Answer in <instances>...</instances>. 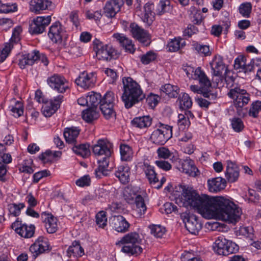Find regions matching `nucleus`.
<instances>
[{"instance_id":"obj_1","label":"nucleus","mask_w":261,"mask_h":261,"mask_svg":"<svg viewBox=\"0 0 261 261\" xmlns=\"http://www.w3.org/2000/svg\"><path fill=\"white\" fill-rule=\"evenodd\" d=\"M179 189L183 205L193 207L203 217L207 219H218L234 224L240 220L242 209L228 198L199 195L193 187L184 184L180 185Z\"/></svg>"},{"instance_id":"obj_2","label":"nucleus","mask_w":261,"mask_h":261,"mask_svg":"<svg viewBox=\"0 0 261 261\" xmlns=\"http://www.w3.org/2000/svg\"><path fill=\"white\" fill-rule=\"evenodd\" d=\"M123 93L121 99L126 109L133 107L145 97L140 85L130 77L122 79Z\"/></svg>"},{"instance_id":"obj_3","label":"nucleus","mask_w":261,"mask_h":261,"mask_svg":"<svg viewBox=\"0 0 261 261\" xmlns=\"http://www.w3.org/2000/svg\"><path fill=\"white\" fill-rule=\"evenodd\" d=\"M229 97L233 100V104L237 109V113L240 117H245L247 113L246 108H244L250 100V95L245 89L240 86H233L227 93Z\"/></svg>"},{"instance_id":"obj_4","label":"nucleus","mask_w":261,"mask_h":261,"mask_svg":"<svg viewBox=\"0 0 261 261\" xmlns=\"http://www.w3.org/2000/svg\"><path fill=\"white\" fill-rule=\"evenodd\" d=\"M213 248L217 254L223 256L234 253L239 250V247L236 243L226 240L223 237L218 238Z\"/></svg>"},{"instance_id":"obj_5","label":"nucleus","mask_w":261,"mask_h":261,"mask_svg":"<svg viewBox=\"0 0 261 261\" xmlns=\"http://www.w3.org/2000/svg\"><path fill=\"white\" fill-rule=\"evenodd\" d=\"M114 93L111 91L107 92L100 100L99 109L106 119H110L116 116L114 110Z\"/></svg>"},{"instance_id":"obj_6","label":"nucleus","mask_w":261,"mask_h":261,"mask_svg":"<svg viewBox=\"0 0 261 261\" xmlns=\"http://www.w3.org/2000/svg\"><path fill=\"white\" fill-rule=\"evenodd\" d=\"M172 137V127L162 124L160 128L154 130L150 140L155 144L163 145Z\"/></svg>"},{"instance_id":"obj_7","label":"nucleus","mask_w":261,"mask_h":261,"mask_svg":"<svg viewBox=\"0 0 261 261\" xmlns=\"http://www.w3.org/2000/svg\"><path fill=\"white\" fill-rule=\"evenodd\" d=\"M184 70L189 78L198 80L200 85L204 87H211L212 83L210 80L201 67H199L194 69L191 66H188L184 68Z\"/></svg>"},{"instance_id":"obj_8","label":"nucleus","mask_w":261,"mask_h":261,"mask_svg":"<svg viewBox=\"0 0 261 261\" xmlns=\"http://www.w3.org/2000/svg\"><path fill=\"white\" fill-rule=\"evenodd\" d=\"M48 85L59 93H64L69 88V83L62 75L54 74L47 80Z\"/></svg>"},{"instance_id":"obj_9","label":"nucleus","mask_w":261,"mask_h":261,"mask_svg":"<svg viewBox=\"0 0 261 261\" xmlns=\"http://www.w3.org/2000/svg\"><path fill=\"white\" fill-rule=\"evenodd\" d=\"M51 21V16H38L30 24L29 32L32 35H38L44 32Z\"/></svg>"},{"instance_id":"obj_10","label":"nucleus","mask_w":261,"mask_h":261,"mask_svg":"<svg viewBox=\"0 0 261 261\" xmlns=\"http://www.w3.org/2000/svg\"><path fill=\"white\" fill-rule=\"evenodd\" d=\"M97 49L96 56L99 60L110 61L119 57L117 50L112 45H102L100 44L97 45Z\"/></svg>"},{"instance_id":"obj_11","label":"nucleus","mask_w":261,"mask_h":261,"mask_svg":"<svg viewBox=\"0 0 261 261\" xmlns=\"http://www.w3.org/2000/svg\"><path fill=\"white\" fill-rule=\"evenodd\" d=\"M181 217L187 229L192 234H196L202 228V225L198 221L197 217L194 215L182 213Z\"/></svg>"},{"instance_id":"obj_12","label":"nucleus","mask_w":261,"mask_h":261,"mask_svg":"<svg viewBox=\"0 0 261 261\" xmlns=\"http://www.w3.org/2000/svg\"><path fill=\"white\" fill-rule=\"evenodd\" d=\"M92 152L97 156H111L112 144L106 139H99L92 147Z\"/></svg>"},{"instance_id":"obj_13","label":"nucleus","mask_w":261,"mask_h":261,"mask_svg":"<svg viewBox=\"0 0 261 261\" xmlns=\"http://www.w3.org/2000/svg\"><path fill=\"white\" fill-rule=\"evenodd\" d=\"M65 35V29L59 21H56L53 23L50 27L48 33V36L51 41L58 44L62 43Z\"/></svg>"},{"instance_id":"obj_14","label":"nucleus","mask_w":261,"mask_h":261,"mask_svg":"<svg viewBox=\"0 0 261 261\" xmlns=\"http://www.w3.org/2000/svg\"><path fill=\"white\" fill-rule=\"evenodd\" d=\"M96 81L95 74L93 72L84 71L80 73L79 77L75 80V83L84 89L93 88Z\"/></svg>"},{"instance_id":"obj_15","label":"nucleus","mask_w":261,"mask_h":261,"mask_svg":"<svg viewBox=\"0 0 261 261\" xmlns=\"http://www.w3.org/2000/svg\"><path fill=\"white\" fill-rule=\"evenodd\" d=\"M129 31L134 38L143 44L147 43L149 41L150 37L148 32L135 22L130 24Z\"/></svg>"},{"instance_id":"obj_16","label":"nucleus","mask_w":261,"mask_h":261,"mask_svg":"<svg viewBox=\"0 0 261 261\" xmlns=\"http://www.w3.org/2000/svg\"><path fill=\"white\" fill-rule=\"evenodd\" d=\"M63 98V96L59 95L55 97L54 100L45 102L42 108L43 115L46 117H49L54 114L60 107Z\"/></svg>"},{"instance_id":"obj_17","label":"nucleus","mask_w":261,"mask_h":261,"mask_svg":"<svg viewBox=\"0 0 261 261\" xmlns=\"http://www.w3.org/2000/svg\"><path fill=\"white\" fill-rule=\"evenodd\" d=\"M49 250L48 239L43 237H39L30 247V251L35 257Z\"/></svg>"},{"instance_id":"obj_18","label":"nucleus","mask_w":261,"mask_h":261,"mask_svg":"<svg viewBox=\"0 0 261 261\" xmlns=\"http://www.w3.org/2000/svg\"><path fill=\"white\" fill-rule=\"evenodd\" d=\"M123 0H109L106 3L104 7V13L108 17H114L123 5Z\"/></svg>"},{"instance_id":"obj_19","label":"nucleus","mask_w":261,"mask_h":261,"mask_svg":"<svg viewBox=\"0 0 261 261\" xmlns=\"http://www.w3.org/2000/svg\"><path fill=\"white\" fill-rule=\"evenodd\" d=\"M42 222L48 233H54L58 230V220L51 214L43 212L41 215Z\"/></svg>"},{"instance_id":"obj_20","label":"nucleus","mask_w":261,"mask_h":261,"mask_svg":"<svg viewBox=\"0 0 261 261\" xmlns=\"http://www.w3.org/2000/svg\"><path fill=\"white\" fill-rule=\"evenodd\" d=\"M40 57L39 51L34 50L29 53L23 54L19 59L18 65L21 69H24L27 66L33 65L38 60Z\"/></svg>"},{"instance_id":"obj_21","label":"nucleus","mask_w":261,"mask_h":261,"mask_svg":"<svg viewBox=\"0 0 261 261\" xmlns=\"http://www.w3.org/2000/svg\"><path fill=\"white\" fill-rule=\"evenodd\" d=\"M154 5L151 3H146L143 7V11L139 14L141 20L147 25H150L154 20L155 11L153 12Z\"/></svg>"},{"instance_id":"obj_22","label":"nucleus","mask_w":261,"mask_h":261,"mask_svg":"<svg viewBox=\"0 0 261 261\" xmlns=\"http://www.w3.org/2000/svg\"><path fill=\"white\" fill-rule=\"evenodd\" d=\"M111 225L118 232L124 233L128 231L130 226L129 223L122 216H115L112 218Z\"/></svg>"},{"instance_id":"obj_23","label":"nucleus","mask_w":261,"mask_h":261,"mask_svg":"<svg viewBox=\"0 0 261 261\" xmlns=\"http://www.w3.org/2000/svg\"><path fill=\"white\" fill-rule=\"evenodd\" d=\"M53 8V3L49 0H32L30 3V10L35 13H39L45 10H50Z\"/></svg>"},{"instance_id":"obj_24","label":"nucleus","mask_w":261,"mask_h":261,"mask_svg":"<svg viewBox=\"0 0 261 261\" xmlns=\"http://www.w3.org/2000/svg\"><path fill=\"white\" fill-rule=\"evenodd\" d=\"M211 66L214 75H225L227 72V68L223 63V59L220 56H216L211 63Z\"/></svg>"},{"instance_id":"obj_25","label":"nucleus","mask_w":261,"mask_h":261,"mask_svg":"<svg viewBox=\"0 0 261 261\" xmlns=\"http://www.w3.org/2000/svg\"><path fill=\"white\" fill-rule=\"evenodd\" d=\"M114 174L122 184L126 185L130 180V168L127 165L119 166L116 168Z\"/></svg>"},{"instance_id":"obj_26","label":"nucleus","mask_w":261,"mask_h":261,"mask_svg":"<svg viewBox=\"0 0 261 261\" xmlns=\"http://www.w3.org/2000/svg\"><path fill=\"white\" fill-rule=\"evenodd\" d=\"M225 176L229 182L236 181L239 176V170L238 166L230 161H227Z\"/></svg>"},{"instance_id":"obj_27","label":"nucleus","mask_w":261,"mask_h":261,"mask_svg":"<svg viewBox=\"0 0 261 261\" xmlns=\"http://www.w3.org/2000/svg\"><path fill=\"white\" fill-rule=\"evenodd\" d=\"M226 181L221 177L209 179L207 180L208 189L211 192H217L224 189L226 187Z\"/></svg>"},{"instance_id":"obj_28","label":"nucleus","mask_w":261,"mask_h":261,"mask_svg":"<svg viewBox=\"0 0 261 261\" xmlns=\"http://www.w3.org/2000/svg\"><path fill=\"white\" fill-rule=\"evenodd\" d=\"M113 37L116 39L120 45L125 49L131 54H133L135 51L134 45L133 44L132 40L127 38L123 34L115 33L113 35Z\"/></svg>"},{"instance_id":"obj_29","label":"nucleus","mask_w":261,"mask_h":261,"mask_svg":"<svg viewBox=\"0 0 261 261\" xmlns=\"http://www.w3.org/2000/svg\"><path fill=\"white\" fill-rule=\"evenodd\" d=\"M179 170L192 177L197 176L198 172L194 162L190 159H186L182 162Z\"/></svg>"},{"instance_id":"obj_30","label":"nucleus","mask_w":261,"mask_h":261,"mask_svg":"<svg viewBox=\"0 0 261 261\" xmlns=\"http://www.w3.org/2000/svg\"><path fill=\"white\" fill-rule=\"evenodd\" d=\"M200 87L197 85L190 86V89L194 93L202 94V96L209 100H215L217 97V94L211 90H205L209 87H204L200 85Z\"/></svg>"},{"instance_id":"obj_31","label":"nucleus","mask_w":261,"mask_h":261,"mask_svg":"<svg viewBox=\"0 0 261 261\" xmlns=\"http://www.w3.org/2000/svg\"><path fill=\"white\" fill-rule=\"evenodd\" d=\"M72 150L76 154L83 158H86L90 155L89 144H80L76 142L72 144Z\"/></svg>"},{"instance_id":"obj_32","label":"nucleus","mask_w":261,"mask_h":261,"mask_svg":"<svg viewBox=\"0 0 261 261\" xmlns=\"http://www.w3.org/2000/svg\"><path fill=\"white\" fill-rule=\"evenodd\" d=\"M80 130L76 127H67L65 129L64 136L67 143L73 144L76 142Z\"/></svg>"},{"instance_id":"obj_33","label":"nucleus","mask_w":261,"mask_h":261,"mask_svg":"<svg viewBox=\"0 0 261 261\" xmlns=\"http://www.w3.org/2000/svg\"><path fill=\"white\" fill-rule=\"evenodd\" d=\"M131 123L132 125L136 127L140 128H147L151 124L152 119L148 115L138 117L135 118Z\"/></svg>"},{"instance_id":"obj_34","label":"nucleus","mask_w":261,"mask_h":261,"mask_svg":"<svg viewBox=\"0 0 261 261\" xmlns=\"http://www.w3.org/2000/svg\"><path fill=\"white\" fill-rule=\"evenodd\" d=\"M139 244H121V245H123L121 251L130 255L139 254L142 252V248L139 245Z\"/></svg>"},{"instance_id":"obj_35","label":"nucleus","mask_w":261,"mask_h":261,"mask_svg":"<svg viewBox=\"0 0 261 261\" xmlns=\"http://www.w3.org/2000/svg\"><path fill=\"white\" fill-rule=\"evenodd\" d=\"M99 116L97 108L89 107L83 111L82 118L87 122H91L97 119Z\"/></svg>"},{"instance_id":"obj_36","label":"nucleus","mask_w":261,"mask_h":261,"mask_svg":"<svg viewBox=\"0 0 261 261\" xmlns=\"http://www.w3.org/2000/svg\"><path fill=\"white\" fill-rule=\"evenodd\" d=\"M140 195L137 193V189L132 186L126 187L123 191V197L128 203H134L135 200Z\"/></svg>"},{"instance_id":"obj_37","label":"nucleus","mask_w":261,"mask_h":261,"mask_svg":"<svg viewBox=\"0 0 261 261\" xmlns=\"http://www.w3.org/2000/svg\"><path fill=\"white\" fill-rule=\"evenodd\" d=\"M140 241L141 240L139 238L138 233L130 232L122 237L118 243H116V245H120L121 244L140 243Z\"/></svg>"},{"instance_id":"obj_38","label":"nucleus","mask_w":261,"mask_h":261,"mask_svg":"<svg viewBox=\"0 0 261 261\" xmlns=\"http://www.w3.org/2000/svg\"><path fill=\"white\" fill-rule=\"evenodd\" d=\"M144 170L149 183L152 186V185L157 184L159 181V179L156 177L157 174L154 171V167L147 164H144Z\"/></svg>"},{"instance_id":"obj_39","label":"nucleus","mask_w":261,"mask_h":261,"mask_svg":"<svg viewBox=\"0 0 261 261\" xmlns=\"http://www.w3.org/2000/svg\"><path fill=\"white\" fill-rule=\"evenodd\" d=\"M171 10L170 2L169 0H161L156 6L155 13L156 15H162Z\"/></svg>"},{"instance_id":"obj_40","label":"nucleus","mask_w":261,"mask_h":261,"mask_svg":"<svg viewBox=\"0 0 261 261\" xmlns=\"http://www.w3.org/2000/svg\"><path fill=\"white\" fill-rule=\"evenodd\" d=\"M185 45V41L181 38H175L171 40L167 45L168 50L171 52L178 51L181 47Z\"/></svg>"},{"instance_id":"obj_41","label":"nucleus","mask_w":261,"mask_h":261,"mask_svg":"<svg viewBox=\"0 0 261 261\" xmlns=\"http://www.w3.org/2000/svg\"><path fill=\"white\" fill-rule=\"evenodd\" d=\"M35 230V227L34 225H30L28 226L27 224H23L20 230V232L18 234L21 237L30 238L34 236Z\"/></svg>"},{"instance_id":"obj_42","label":"nucleus","mask_w":261,"mask_h":261,"mask_svg":"<svg viewBox=\"0 0 261 261\" xmlns=\"http://www.w3.org/2000/svg\"><path fill=\"white\" fill-rule=\"evenodd\" d=\"M88 100V107L97 108L99 105L100 100L101 99V95L99 93L91 91L87 95Z\"/></svg>"},{"instance_id":"obj_43","label":"nucleus","mask_w":261,"mask_h":261,"mask_svg":"<svg viewBox=\"0 0 261 261\" xmlns=\"http://www.w3.org/2000/svg\"><path fill=\"white\" fill-rule=\"evenodd\" d=\"M178 88L171 84H165L161 87V90L170 97H176L178 95Z\"/></svg>"},{"instance_id":"obj_44","label":"nucleus","mask_w":261,"mask_h":261,"mask_svg":"<svg viewBox=\"0 0 261 261\" xmlns=\"http://www.w3.org/2000/svg\"><path fill=\"white\" fill-rule=\"evenodd\" d=\"M120 151L121 159L124 161H129L133 156V150L132 148L127 145H121L120 146Z\"/></svg>"},{"instance_id":"obj_45","label":"nucleus","mask_w":261,"mask_h":261,"mask_svg":"<svg viewBox=\"0 0 261 261\" xmlns=\"http://www.w3.org/2000/svg\"><path fill=\"white\" fill-rule=\"evenodd\" d=\"M260 112H261V101L256 100L252 103L248 114L250 117L257 118Z\"/></svg>"},{"instance_id":"obj_46","label":"nucleus","mask_w":261,"mask_h":261,"mask_svg":"<svg viewBox=\"0 0 261 261\" xmlns=\"http://www.w3.org/2000/svg\"><path fill=\"white\" fill-rule=\"evenodd\" d=\"M25 207L24 203L18 204L13 203L8 204V209L10 214L13 216L17 217L20 214L21 210Z\"/></svg>"},{"instance_id":"obj_47","label":"nucleus","mask_w":261,"mask_h":261,"mask_svg":"<svg viewBox=\"0 0 261 261\" xmlns=\"http://www.w3.org/2000/svg\"><path fill=\"white\" fill-rule=\"evenodd\" d=\"M17 10V5L15 3H4L0 1V12L4 13L14 12Z\"/></svg>"},{"instance_id":"obj_48","label":"nucleus","mask_w":261,"mask_h":261,"mask_svg":"<svg viewBox=\"0 0 261 261\" xmlns=\"http://www.w3.org/2000/svg\"><path fill=\"white\" fill-rule=\"evenodd\" d=\"M9 108L15 117H19L23 114V105L19 101H15V105L9 106Z\"/></svg>"},{"instance_id":"obj_49","label":"nucleus","mask_w":261,"mask_h":261,"mask_svg":"<svg viewBox=\"0 0 261 261\" xmlns=\"http://www.w3.org/2000/svg\"><path fill=\"white\" fill-rule=\"evenodd\" d=\"M67 252L70 255L72 254L76 256H82L84 254V249L77 242H74L73 243V246H70L68 248Z\"/></svg>"},{"instance_id":"obj_50","label":"nucleus","mask_w":261,"mask_h":261,"mask_svg":"<svg viewBox=\"0 0 261 261\" xmlns=\"http://www.w3.org/2000/svg\"><path fill=\"white\" fill-rule=\"evenodd\" d=\"M149 228L151 233L156 238H162L166 232L165 228L160 225H152Z\"/></svg>"},{"instance_id":"obj_51","label":"nucleus","mask_w":261,"mask_h":261,"mask_svg":"<svg viewBox=\"0 0 261 261\" xmlns=\"http://www.w3.org/2000/svg\"><path fill=\"white\" fill-rule=\"evenodd\" d=\"M194 48L198 54L203 56H208L211 55L210 46L207 45H203L200 43H195L193 45Z\"/></svg>"},{"instance_id":"obj_52","label":"nucleus","mask_w":261,"mask_h":261,"mask_svg":"<svg viewBox=\"0 0 261 261\" xmlns=\"http://www.w3.org/2000/svg\"><path fill=\"white\" fill-rule=\"evenodd\" d=\"M230 121L231 127L234 132L240 133L243 130L244 125L241 118L234 117L230 120Z\"/></svg>"},{"instance_id":"obj_53","label":"nucleus","mask_w":261,"mask_h":261,"mask_svg":"<svg viewBox=\"0 0 261 261\" xmlns=\"http://www.w3.org/2000/svg\"><path fill=\"white\" fill-rule=\"evenodd\" d=\"M192 106V101L191 97L187 93H184L180 100V108L182 110L190 109Z\"/></svg>"},{"instance_id":"obj_54","label":"nucleus","mask_w":261,"mask_h":261,"mask_svg":"<svg viewBox=\"0 0 261 261\" xmlns=\"http://www.w3.org/2000/svg\"><path fill=\"white\" fill-rule=\"evenodd\" d=\"M96 223L100 228H104L107 224V217L106 212L101 211L98 212L95 217Z\"/></svg>"},{"instance_id":"obj_55","label":"nucleus","mask_w":261,"mask_h":261,"mask_svg":"<svg viewBox=\"0 0 261 261\" xmlns=\"http://www.w3.org/2000/svg\"><path fill=\"white\" fill-rule=\"evenodd\" d=\"M134 203L135 204L137 211L140 215L144 214L146 210V207L143 198L140 195L135 200Z\"/></svg>"},{"instance_id":"obj_56","label":"nucleus","mask_w":261,"mask_h":261,"mask_svg":"<svg viewBox=\"0 0 261 261\" xmlns=\"http://www.w3.org/2000/svg\"><path fill=\"white\" fill-rule=\"evenodd\" d=\"M178 125L179 129L184 130L188 128L190 125V121L188 118L186 117L184 114H178Z\"/></svg>"},{"instance_id":"obj_57","label":"nucleus","mask_w":261,"mask_h":261,"mask_svg":"<svg viewBox=\"0 0 261 261\" xmlns=\"http://www.w3.org/2000/svg\"><path fill=\"white\" fill-rule=\"evenodd\" d=\"M252 6L250 3L242 4L239 7V12L244 17H248L251 12Z\"/></svg>"},{"instance_id":"obj_58","label":"nucleus","mask_w":261,"mask_h":261,"mask_svg":"<svg viewBox=\"0 0 261 261\" xmlns=\"http://www.w3.org/2000/svg\"><path fill=\"white\" fill-rule=\"evenodd\" d=\"M13 45L10 43H6L5 47L0 51V63L3 62L8 56Z\"/></svg>"},{"instance_id":"obj_59","label":"nucleus","mask_w":261,"mask_h":261,"mask_svg":"<svg viewBox=\"0 0 261 261\" xmlns=\"http://www.w3.org/2000/svg\"><path fill=\"white\" fill-rule=\"evenodd\" d=\"M156 152L158 153V156L160 158H162L164 159H169L172 155V153L165 147H159L157 149Z\"/></svg>"},{"instance_id":"obj_60","label":"nucleus","mask_w":261,"mask_h":261,"mask_svg":"<svg viewBox=\"0 0 261 261\" xmlns=\"http://www.w3.org/2000/svg\"><path fill=\"white\" fill-rule=\"evenodd\" d=\"M22 32V28L20 26L15 28L13 31L12 37L10 40V43L13 46V43H17L20 40V34Z\"/></svg>"},{"instance_id":"obj_61","label":"nucleus","mask_w":261,"mask_h":261,"mask_svg":"<svg viewBox=\"0 0 261 261\" xmlns=\"http://www.w3.org/2000/svg\"><path fill=\"white\" fill-rule=\"evenodd\" d=\"M227 77L225 76L224 77L223 74L220 75H214V77L212 79V81L214 83L216 84V86L220 88L224 86L225 83L227 82Z\"/></svg>"},{"instance_id":"obj_62","label":"nucleus","mask_w":261,"mask_h":261,"mask_svg":"<svg viewBox=\"0 0 261 261\" xmlns=\"http://www.w3.org/2000/svg\"><path fill=\"white\" fill-rule=\"evenodd\" d=\"M156 58V55L151 51H149L146 54L142 56L141 61L144 64H148L150 62L154 61Z\"/></svg>"},{"instance_id":"obj_63","label":"nucleus","mask_w":261,"mask_h":261,"mask_svg":"<svg viewBox=\"0 0 261 261\" xmlns=\"http://www.w3.org/2000/svg\"><path fill=\"white\" fill-rule=\"evenodd\" d=\"M103 71L105 73L107 74V76L110 78L109 80L110 83H113L117 80L118 76L115 70L111 68H103Z\"/></svg>"},{"instance_id":"obj_64","label":"nucleus","mask_w":261,"mask_h":261,"mask_svg":"<svg viewBox=\"0 0 261 261\" xmlns=\"http://www.w3.org/2000/svg\"><path fill=\"white\" fill-rule=\"evenodd\" d=\"M246 59L243 57H239L234 60V68L235 69L242 71L245 67Z\"/></svg>"}]
</instances>
